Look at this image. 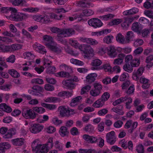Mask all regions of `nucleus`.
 Here are the masks:
<instances>
[{
  "mask_svg": "<svg viewBox=\"0 0 153 153\" xmlns=\"http://www.w3.org/2000/svg\"><path fill=\"white\" fill-rule=\"evenodd\" d=\"M31 146L34 153H47L49 151L45 144H41L39 139L34 140L32 143Z\"/></svg>",
  "mask_w": 153,
  "mask_h": 153,
  "instance_id": "f257e3e1",
  "label": "nucleus"
},
{
  "mask_svg": "<svg viewBox=\"0 0 153 153\" xmlns=\"http://www.w3.org/2000/svg\"><path fill=\"white\" fill-rule=\"evenodd\" d=\"M43 40L45 42V45L50 50L54 52L57 51V44L55 42L52 37L49 35H46L43 37Z\"/></svg>",
  "mask_w": 153,
  "mask_h": 153,
  "instance_id": "f03ea898",
  "label": "nucleus"
},
{
  "mask_svg": "<svg viewBox=\"0 0 153 153\" xmlns=\"http://www.w3.org/2000/svg\"><path fill=\"white\" fill-rule=\"evenodd\" d=\"M0 133L4 134L3 137L4 138L9 139L12 138L13 136L15 134L16 130L14 128H11L8 130L6 127H2L0 128Z\"/></svg>",
  "mask_w": 153,
  "mask_h": 153,
  "instance_id": "7ed1b4c3",
  "label": "nucleus"
},
{
  "mask_svg": "<svg viewBox=\"0 0 153 153\" xmlns=\"http://www.w3.org/2000/svg\"><path fill=\"white\" fill-rule=\"evenodd\" d=\"M60 68L62 69V68H64L65 70L67 71L68 72H66L64 71H62L58 73V75L61 77H66L71 78L72 77L71 75L69 73H71L72 72V69L70 66H68L65 64H63L60 65Z\"/></svg>",
  "mask_w": 153,
  "mask_h": 153,
  "instance_id": "20e7f679",
  "label": "nucleus"
},
{
  "mask_svg": "<svg viewBox=\"0 0 153 153\" xmlns=\"http://www.w3.org/2000/svg\"><path fill=\"white\" fill-rule=\"evenodd\" d=\"M16 12L12 13L9 16H6L7 18L12 21H21L27 17L25 14L22 13H16Z\"/></svg>",
  "mask_w": 153,
  "mask_h": 153,
  "instance_id": "39448f33",
  "label": "nucleus"
},
{
  "mask_svg": "<svg viewBox=\"0 0 153 153\" xmlns=\"http://www.w3.org/2000/svg\"><path fill=\"white\" fill-rule=\"evenodd\" d=\"M81 48L85 53V57H87L88 59H90L91 57L94 56V50L92 48L89 46H87L86 45H83L79 47V48Z\"/></svg>",
  "mask_w": 153,
  "mask_h": 153,
  "instance_id": "423d86ee",
  "label": "nucleus"
},
{
  "mask_svg": "<svg viewBox=\"0 0 153 153\" xmlns=\"http://www.w3.org/2000/svg\"><path fill=\"white\" fill-rule=\"evenodd\" d=\"M94 89L90 91L91 95L93 97L99 95L102 90V85L99 83L95 82L93 84Z\"/></svg>",
  "mask_w": 153,
  "mask_h": 153,
  "instance_id": "0eeeda50",
  "label": "nucleus"
},
{
  "mask_svg": "<svg viewBox=\"0 0 153 153\" xmlns=\"http://www.w3.org/2000/svg\"><path fill=\"white\" fill-rule=\"evenodd\" d=\"M58 33L63 37L70 36L75 34V30L72 28L61 29L58 28Z\"/></svg>",
  "mask_w": 153,
  "mask_h": 153,
  "instance_id": "6e6552de",
  "label": "nucleus"
},
{
  "mask_svg": "<svg viewBox=\"0 0 153 153\" xmlns=\"http://www.w3.org/2000/svg\"><path fill=\"white\" fill-rule=\"evenodd\" d=\"M138 123L137 122H132L131 120H129L127 121L124 126L125 128L128 129L130 128L128 130V132L131 134L132 133L135 129L137 127Z\"/></svg>",
  "mask_w": 153,
  "mask_h": 153,
  "instance_id": "1a4fd4ad",
  "label": "nucleus"
},
{
  "mask_svg": "<svg viewBox=\"0 0 153 153\" xmlns=\"http://www.w3.org/2000/svg\"><path fill=\"white\" fill-rule=\"evenodd\" d=\"M23 116L25 119H33L36 117V114L33 110L29 109L24 111L22 112Z\"/></svg>",
  "mask_w": 153,
  "mask_h": 153,
  "instance_id": "9d476101",
  "label": "nucleus"
},
{
  "mask_svg": "<svg viewBox=\"0 0 153 153\" xmlns=\"http://www.w3.org/2000/svg\"><path fill=\"white\" fill-rule=\"evenodd\" d=\"M88 23L90 26L96 28L100 27L103 23L98 18H92L88 21Z\"/></svg>",
  "mask_w": 153,
  "mask_h": 153,
  "instance_id": "9b49d317",
  "label": "nucleus"
},
{
  "mask_svg": "<svg viewBox=\"0 0 153 153\" xmlns=\"http://www.w3.org/2000/svg\"><path fill=\"white\" fill-rule=\"evenodd\" d=\"M82 138L88 143L95 144L98 142V140L96 137L84 134L82 136Z\"/></svg>",
  "mask_w": 153,
  "mask_h": 153,
  "instance_id": "f8f14e48",
  "label": "nucleus"
},
{
  "mask_svg": "<svg viewBox=\"0 0 153 153\" xmlns=\"http://www.w3.org/2000/svg\"><path fill=\"white\" fill-rule=\"evenodd\" d=\"M33 49L39 53L44 54L47 53L45 47L37 42H36L33 45Z\"/></svg>",
  "mask_w": 153,
  "mask_h": 153,
  "instance_id": "ddd939ff",
  "label": "nucleus"
},
{
  "mask_svg": "<svg viewBox=\"0 0 153 153\" xmlns=\"http://www.w3.org/2000/svg\"><path fill=\"white\" fill-rule=\"evenodd\" d=\"M115 133L114 131L108 133L106 135V141L111 145H113L116 141Z\"/></svg>",
  "mask_w": 153,
  "mask_h": 153,
  "instance_id": "4468645a",
  "label": "nucleus"
},
{
  "mask_svg": "<svg viewBox=\"0 0 153 153\" xmlns=\"http://www.w3.org/2000/svg\"><path fill=\"white\" fill-rule=\"evenodd\" d=\"M44 126L38 124H33L30 128V132L33 134H36L40 132L43 129Z\"/></svg>",
  "mask_w": 153,
  "mask_h": 153,
  "instance_id": "2eb2a0df",
  "label": "nucleus"
},
{
  "mask_svg": "<svg viewBox=\"0 0 153 153\" xmlns=\"http://www.w3.org/2000/svg\"><path fill=\"white\" fill-rule=\"evenodd\" d=\"M80 41L92 45H97L98 42L97 40L91 38H87L84 37H80L79 38Z\"/></svg>",
  "mask_w": 153,
  "mask_h": 153,
  "instance_id": "dca6fc26",
  "label": "nucleus"
},
{
  "mask_svg": "<svg viewBox=\"0 0 153 153\" xmlns=\"http://www.w3.org/2000/svg\"><path fill=\"white\" fill-rule=\"evenodd\" d=\"M71 79L64 80L62 81V83L65 87L68 89L72 90L75 88V84L72 82V77Z\"/></svg>",
  "mask_w": 153,
  "mask_h": 153,
  "instance_id": "f3484780",
  "label": "nucleus"
},
{
  "mask_svg": "<svg viewBox=\"0 0 153 153\" xmlns=\"http://www.w3.org/2000/svg\"><path fill=\"white\" fill-rule=\"evenodd\" d=\"M90 1V0H82L77 1L76 3L80 7L88 8L93 6L92 4L91 3Z\"/></svg>",
  "mask_w": 153,
  "mask_h": 153,
  "instance_id": "a211bd4d",
  "label": "nucleus"
},
{
  "mask_svg": "<svg viewBox=\"0 0 153 153\" xmlns=\"http://www.w3.org/2000/svg\"><path fill=\"white\" fill-rule=\"evenodd\" d=\"M24 139L23 138H17L11 140L12 144L16 146H21L24 143Z\"/></svg>",
  "mask_w": 153,
  "mask_h": 153,
  "instance_id": "6ab92c4d",
  "label": "nucleus"
},
{
  "mask_svg": "<svg viewBox=\"0 0 153 153\" xmlns=\"http://www.w3.org/2000/svg\"><path fill=\"white\" fill-rule=\"evenodd\" d=\"M58 109L59 110L60 114L62 117H68L70 115V111L64 107L62 106H59Z\"/></svg>",
  "mask_w": 153,
  "mask_h": 153,
  "instance_id": "aec40b11",
  "label": "nucleus"
},
{
  "mask_svg": "<svg viewBox=\"0 0 153 153\" xmlns=\"http://www.w3.org/2000/svg\"><path fill=\"white\" fill-rule=\"evenodd\" d=\"M108 53L111 57H115L117 56L116 49L114 46H111L108 49Z\"/></svg>",
  "mask_w": 153,
  "mask_h": 153,
  "instance_id": "412c9836",
  "label": "nucleus"
},
{
  "mask_svg": "<svg viewBox=\"0 0 153 153\" xmlns=\"http://www.w3.org/2000/svg\"><path fill=\"white\" fill-rule=\"evenodd\" d=\"M131 28L133 31L139 34L141 33L142 29L141 25H139L137 22L134 23L132 24Z\"/></svg>",
  "mask_w": 153,
  "mask_h": 153,
  "instance_id": "4be33fe9",
  "label": "nucleus"
},
{
  "mask_svg": "<svg viewBox=\"0 0 153 153\" xmlns=\"http://www.w3.org/2000/svg\"><path fill=\"white\" fill-rule=\"evenodd\" d=\"M97 76L96 73H91L88 74L86 77V81L88 83L90 84L94 82L95 80V78Z\"/></svg>",
  "mask_w": 153,
  "mask_h": 153,
  "instance_id": "5701e85b",
  "label": "nucleus"
},
{
  "mask_svg": "<svg viewBox=\"0 0 153 153\" xmlns=\"http://www.w3.org/2000/svg\"><path fill=\"white\" fill-rule=\"evenodd\" d=\"M11 147L10 144L6 142L0 143V153H4L6 149H9Z\"/></svg>",
  "mask_w": 153,
  "mask_h": 153,
  "instance_id": "b1692460",
  "label": "nucleus"
},
{
  "mask_svg": "<svg viewBox=\"0 0 153 153\" xmlns=\"http://www.w3.org/2000/svg\"><path fill=\"white\" fill-rule=\"evenodd\" d=\"M123 109V106L122 105H119L116 107L112 108L111 110L119 115H122L124 114Z\"/></svg>",
  "mask_w": 153,
  "mask_h": 153,
  "instance_id": "393cba45",
  "label": "nucleus"
},
{
  "mask_svg": "<svg viewBox=\"0 0 153 153\" xmlns=\"http://www.w3.org/2000/svg\"><path fill=\"white\" fill-rule=\"evenodd\" d=\"M59 133L61 136L62 137L68 136L69 134L67 128L65 126H62L60 128Z\"/></svg>",
  "mask_w": 153,
  "mask_h": 153,
  "instance_id": "a878e982",
  "label": "nucleus"
},
{
  "mask_svg": "<svg viewBox=\"0 0 153 153\" xmlns=\"http://www.w3.org/2000/svg\"><path fill=\"white\" fill-rule=\"evenodd\" d=\"M0 109L8 113L11 112L12 110V108L5 103H2L0 104Z\"/></svg>",
  "mask_w": 153,
  "mask_h": 153,
  "instance_id": "bb28decb",
  "label": "nucleus"
},
{
  "mask_svg": "<svg viewBox=\"0 0 153 153\" xmlns=\"http://www.w3.org/2000/svg\"><path fill=\"white\" fill-rule=\"evenodd\" d=\"M149 80L145 78L141 77L140 79V81L143 84L142 87L145 89L148 88L149 87L150 85L149 83Z\"/></svg>",
  "mask_w": 153,
  "mask_h": 153,
  "instance_id": "cd10ccee",
  "label": "nucleus"
},
{
  "mask_svg": "<svg viewBox=\"0 0 153 153\" xmlns=\"http://www.w3.org/2000/svg\"><path fill=\"white\" fill-rule=\"evenodd\" d=\"M10 11L13 13H15L17 11V10L15 8L12 7H3L1 9V12L3 13H7Z\"/></svg>",
  "mask_w": 153,
  "mask_h": 153,
  "instance_id": "c85d7f7f",
  "label": "nucleus"
},
{
  "mask_svg": "<svg viewBox=\"0 0 153 153\" xmlns=\"http://www.w3.org/2000/svg\"><path fill=\"white\" fill-rule=\"evenodd\" d=\"M138 11V9L136 8H134L129 10L125 11L123 12V14L124 15H128L134 14Z\"/></svg>",
  "mask_w": 153,
  "mask_h": 153,
  "instance_id": "c756f323",
  "label": "nucleus"
},
{
  "mask_svg": "<svg viewBox=\"0 0 153 153\" xmlns=\"http://www.w3.org/2000/svg\"><path fill=\"white\" fill-rule=\"evenodd\" d=\"M22 46L19 44H13L11 45H9V52H13V51L21 49Z\"/></svg>",
  "mask_w": 153,
  "mask_h": 153,
  "instance_id": "7c9ffc66",
  "label": "nucleus"
},
{
  "mask_svg": "<svg viewBox=\"0 0 153 153\" xmlns=\"http://www.w3.org/2000/svg\"><path fill=\"white\" fill-rule=\"evenodd\" d=\"M105 104V102L100 98L96 101L93 104V106L96 108H99L102 107Z\"/></svg>",
  "mask_w": 153,
  "mask_h": 153,
  "instance_id": "2f4dec72",
  "label": "nucleus"
},
{
  "mask_svg": "<svg viewBox=\"0 0 153 153\" xmlns=\"http://www.w3.org/2000/svg\"><path fill=\"white\" fill-rule=\"evenodd\" d=\"M10 2L12 4L15 6H18L20 5L23 6L26 3L25 0H12Z\"/></svg>",
  "mask_w": 153,
  "mask_h": 153,
  "instance_id": "473e14b6",
  "label": "nucleus"
},
{
  "mask_svg": "<svg viewBox=\"0 0 153 153\" xmlns=\"http://www.w3.org/2000/svg\"><path fill=\"white\" fill-rule=\"evenodd\" d=\"M143 7L147 9H153V1L152 0H146L144 3Z\"/></svg>",
  "mask_w": 153,
  "mask_h": 153,
  "instance_id": "72a5a7b5",
  "label": "nucleus"
},
{
  "mask_svg": "<svg viewBox=\"0 0 153 153\" xmlns=\"http://www.w3.org/2000/svg\"><path fill=\"white\" fill-rule=\"evenodd\" d=\"M24 58L29 60H33L35 57L34 54L31 52H26L23 53Z\"/></svg>",
  "mask_w": 153,
  "mask_h": 153,
  "instance_id": "f704fd0d",
  "label": "nucleus"
},
{
  "mask_svg": "<svg viewBox=\"0 0 153 153\" xmlns=\"http://www.w3.org/2000/svg\"><path fill=\"white\" fill-rule=\"evenodd\" d=\"M82 99V97L80 96H78L73 98L70 104V106L73 107L75 106V105H76L77 103L80 102Z\"/></svg>",
  "mask_w": 153,
  "mask_h": 153,
  "instance_id": "c9c22d12",
  "label": "nucleus"
},
{
  "mask_svg": "<svg viewBox=\"0 0 153 153\" xmlns=\"http://www.w3.org/2000/svg\"><path fill=\"white\" fill-rule=\"evenodd\" d=\"M8 73L14 78H17L20 76V74L17 71L13 69L9 70Z\"/></svg>",
  "mask_w": 153,
  "mask_h": 153,
  "instance_id": "e433bc0d",
  "label": "nucleus"
},
{
  "mask_svg": "<svg viewBox=\"0 0 153 153\" xmlns=\"http://www.w3.org/2000/svg\"><path fill=\"white\" fill-rule=\"evenodd\" d=\"M41 105L50 110H52L56 108V105L53 104H50L45 103H42Z\"/></svg>",
  "mask_w": 153,
  "mask_h": 153,
  "instance_id": "4c0bfd02",
  "label": "nucleus"
},
{
  "mask_svg": "<svg viewBox=\"0 0 153 153\" xmlns=\"http://www.w3.org/2000/svg\"><path fill=\"white\" fill-rule=\"evenodd\" d=\"M116 40L118 42L123 44L127 43L125 41L124 36L120 33H119L117 34L116 36Z\"/></svg>",
  "mask_w": 153,
  "mask_h": 153,
  "instance_id": "58836bf2",
  "label": "nucleus"
},
{
  "mask_svg": "<svg viewBox=\"0 0 153 153\" xmlns=\"http://www.w3.org/2000/svg\"><path fill=\"white\" fill-rule=\"evenodd\" d=\"M53 137H50L48 139L47 143H46L44 144H45V146H46L47 148L48 149V150L52 148L53 146Z\"/></svg>",
  "mask_w": 153,
  "mask_h": 153,
  "instance_id": "ea45409f",
  "label": "nucleus"
},
{
  "mask_svg": "<svg viewBox=\"0 0 153 153\" xmlns=\"http://www.w3.org/2000/svg\"><path fill=\"white\" fill-rule=\"evenodd\" d=\"M134 37V33L132 31H128L126 34V39L127 41V43H128L129 42L132 40Z\"/></svg>",
  "mask_w": 153,
  "mask_h": 153,
  "instance_id": "a19ab883",
  "label": "nucleus"
},
{
  "mask_svg": "<svg viewBox=\"0 0 153 153\" xmlns=\"http://www.w3.org/2000/svg\"><path fill=\"white\" fill-rule=\"evenodd\" d=\"M82 13L84 16H88L93 15L94 13V12L91 10L85 9L82 10Z\"/></svg>",
  "mask_w": 153,
  "mask_h": 153,
  "instance_id": "79ce46f5",
  "label": "nucleus"
},
{
  "mask_svg": "<svg viewBox=\"0 0 153 153\" xmlns=\"http://www.w3.org/2000/svg\"><path fill=\"white\" fill-rule=\"evenodd\" d=\"M131 65L130 64H126L124 65L123 68L124 70L128 72L131 73L132 72L133 70L132 68Z\"/></svg>",
  "mask_w": 153,
  "mask_h": 153,
  "instance_id": "37998d69",
  "label": "nucleus"
},
{
  "mask_svg": "<svg viewBox=\"0 0 153 153\" xmlns=\"http://www.w3.org/2000/svg\"><path fill=\"white\" fill-rule=\"evenodd\" d=\"M122 21V19H114L110 22L109 25L110 26L117 25L121 23Z\"/></svg>",
  "mask_w": 153,
  "mask_h": 153,
  "instance_id": "c03bdc74",
  "label": "nucleus"
},
{
  "mask_svg": "<svg viewBox=\"0 0 153 153\" xmlns=\"http://www.w3.org/2000/svg\"><path fill=\"white\" fill-rule=\"evenodd\" d=\"M113 39V36L112 35L108 36L104 38L103 41L104 42L109 44L111 43L112 40Z\"/></svg>",
  "mask_w": 153,
  "mask_h": 153,
  "instance_id": "a18cd8bd",
  "label": "nucleus"
},
{
  "mask_svg": "<svg viewBox=\"0 0 153 153\" xmlns=\"http://www.w3.org/2000/svg\"><path fill=\"white\" fill-rule=\"evenodd\" d=\"M136 150L138 153L144 152V147L141 144H139L137 146Z\"/></svg>",
  "mask_w": 153,
  "mask_h": 153,
  "instance_id": "49530a36",
  "label": "nucleus"
},
{
  "mask_svg": "<svg viewBox=\"0 0 153 153\" xmlns=\"http://www.w3.org/2000/svg\"><path fill=\"white\" fill-rule=\"evenodd\" d=\"M31 83L32 84H42L43 83L44 81L43 80L41 79L34 78L31 80Z\"/></svg>",
  "mask_w": 153,
  "mask_h": 153,
  "instance_id": "de8ad7c7",
  "label": "nucleus"
},
{
  "mask_svg": "<svg viewBox=\"0 0 153 153\" xmlns=\"http://www.w3.org/2000/svg\"><path fill=\"white\" fill-rule=\"evenodd\" d=\"M84 129L86 131L91 133L94 131V127L92 125L89 124L85 127Z\"/></svg>",
  "mask_w": 153,
  "mask_h": 153,
  "instance_id": "09e8293b",
  "label": "nucleus"
},
{
  "mask_svg": "<svg viewBox=\"0 0 153 153\" xmlns=\"http://www.w3.org/2000/svg\"><path fill=\"white\" fill-rule=\"evenodd\" d=\"M140 64L139 60L138 59H133L130 65L132 67H137Z\"/></svg>",
  "mask_w": 153,
  "mask_h": 153,
  "instance_id": "8fccbe9b",
  "label": "nucleus"
},
{
  "mask_svg": "<svg viewBox=\"0 0 153 153\" xmlns=\"http://www.w3.org/2000/svg\"><path fill=\"white\" fill-rule=\"evenodd\" d=\"M110 97V95L109 93L108 92H105L103 94L101 98L105 102L108 100Z\"/></svg>",
  "mask_w": 153,
  "mask_h": 153,
  "instance_id": "3c124183",
  "label": "nucleus"
},
{
  "mask_svg": "<svg viewBox=\"0 0 153 153\" xmlns=\"http://www.w3.org/2000/svg\"><path fill=\"white\" fill-rule=\"evenodd\" d=\"M56 72V69L54 67H49L46 70V72L48 74H53Z\"/></svg>",
  "mask_w": 153,
  "mask_h": 153,
  "instance_id": "603ef678",
  "label": "nucleus"
},
{
  "mask_svg": "<svg viewBox=\"0 0 153 153\" xmlns=\"http://www.w3.org/2000/svg\"><path fill=\"white\" fill-rule=\"evenodd\" d=\"M33 111L39 114H42L45 112V109L42 107H35L33 108Z\"/></svg>",
  "mask_w": 153,
  "mask_h": 153,
  "instance_id": "864d4df0",
  "label": "nucleus"
},
{
  "mask_svg": "<svg viewBox=\"0 0 153 153\" xmlns=\"http://www.w3.org/2000/svg\"><path fill=\"white\" fill-rule=\"evenodd\" d=\"M9 46L0 45V52H9Z\"/></svg>",
  "mask_w": 153,
  "mask_h": 153,
  "instance_id": "5fc2aeb1",
  "label": "nucleus"
},
{
  "mask_svg": "<svg viewBox=\"0 0 153 153\" xmlns=\"http://www.w3.org/2000/svg\"><path fill=\"white\" fill-rule=\"evenodd\" d=\"M57 99L56 97H48L46 99H44V101L47 102L54 103L57 101Z\"/></svg>",
  "mask_w": 153,
  "mask_h": 153,
  "instance_id": "6e6d98bb",
  "label": "nucleus"
},
{
  "mask_svg": "<svg viewBox=\"0 0 153 153\" xmlns=\"http://www.w3.org/2000/svg\"><path fill=\"white\" fill-rule=\"evenodd\" d=\"M91 86L90 85H87L82 88L81 90V94H83L88 91L90 89Z\"/></svg>",
  "mask_w": 153,
  "mask_h": 153,
  "instance_id": "4d7b16f0",
  "label": "nucleus"
},
{
  "mask_svg": "<svg viewBox=\"0 0 153 153\" xmlns=\"http://www.w3.org/2000/svg\"><path fill=\"white\" fill-rule=\"evenodd\" d=\"M133 60L132 56L131 55H127L125 57L126 64H130Z\"/></svg>",
  "mask_w": 153,
  "mask_h": 153,
  "instance_id": "13d9d810",
  "label": "nucleus"
},
{
  "mask_svg": "<svg viewBox=\"0 0 153 153\" xmlns=\"http://www.w3.org/2000/svg\"><path fill=\"white\" fill-rule=\"evenodd\" d=\"M102 63V61L99 59H95L93 61L91 64L94 66H98Z\"/></svg>",
  "mask_w": 153,
  "mask_h": 153,
  "instance_id": "bf43d9fd",
  "label": "nucleus"
},
{
  "mask_svg": "<svg viewBox=\"0 0 153 153\" xmlns=\"http://www.w3.org/2000/svg\"><path fill=\"white\" fill-rule=\"evenodd\" d=\"M102 68L104 69V70L106 72H109L111 71V67L109 64H105L101 66Z\"/></svg>",
  "mask_w": 153,
  "mask_h": 153,
  "instance_id": "052dcab7",
  "label": "nucleus"
},
{
  "mask_svg": "<svg viewBox=\"0 0 153 153\" xmlns=\"http://www.w3.org/2000/svg\"><path fill=\"white\" fill-rule=\"evenodd\" d=\"M144 14L149 17L153 19V11L151 10H146L144 11Z\"/></svg>",
  "mask_w": 153,
  "mask_h": 153,
  "instance_id": "680f3d73",
  "label": "nucleus"
},
{
  "mask_svg": "<svg viewBox=\"0 0 153 153\" xmlns=\"http://www.w3.org/2000/svg\"><path fill=\"white\" fill-rule=\"evenodd\" d=\"M114 15L111 14H109L107 15H104L100 17L101 19H102L104 20H107L109 19H111L113 18Z\"/></svg>",
  "mask_w": 153,
  "mask_h": 153,
  "instance_id": "e2e57ef3",
  "label": "nucleus"
},
{
  "mask_svg": "<svg viewBox=\"0 0 153 153\" xmlns=\"http://www.w3.org/2000/svg\"><path fill=\"white\" fill-rule=\"evenodd\" d=\"M69 43L72 46L76 48H77L79 47V44L76 41L71 39L69 40Z\"/></svg>",
  "mask_w": 153,
  "mask_h": 153,
  "instance_id": "0e129e2a",
  "label": "nucleus"
},
{
  "mask_svg": "<svg viewBox=\"0 0 153 153\" xmlns=\"http://www.w3.org/2000/svg\"><path fill=\"white\" fill-rule=\"evenodd\" d=\"M70 132L72 135L74 136L78 135L79 134L78 129L76 127L72 128L71 129Z\"/></svg>",
  "mask_w": 153,
  "mask_h": 153,
  "instance_id": "69168bd1",
  "label": "nucleus"
},
{
  "mask_svg": "<svg viewBox=\"0 0 153 153\" xmlns=\"http://www.w3.org/2000/svg\"><path fill=\"white\" fill-rule=\"evenodd\" d=\"M32 89L34 91H39V92H42L43 91V88L42 87L39 85L34 86L32 87Z\"/></svg>",
  "mask_w": 153,
  "mask_h": 153,
  "instance_id": "338daca9",
  "label": "nucleus"
},
{
  "mask_svg": "<svg viewBox=\"0 0 153 153\" xmlns=\"http://www.w3.org/2000/svg\"><path fill=\"white\" fill-rule=\"evenodd\" d=\"M22 34L26 36V37L28 39H32V36L26 30L23 29L22 30Z\"/></svg>",
  "mask_w": 153,
  "mask_h": 153,
  "instance_id": "774afa93",
  "label": "nucleus"
}]
</instances>
